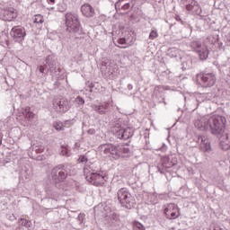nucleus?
Returning <instances> with one entry per match:
<instances>
[{"label":"nucleus","mask_w":230,"mask_h":230,"mask_svg":"<svg viewBox=\"0 0 230 230\" xmlns=\"http://www.w3.org/2000/svg\"><path fill=\"white\" fill-rule=\"evenodd\" d=\"M226 117L213 115L205 116L197 119L194 121V127L199 130H210L214 136H224L226 130Z\"/></svg>","instance_id":"f257e3e1"},{"label":"nucleus","mask_w":230,"mask_h":230,"mask_svg":"<svg viewBox=\"0 0 230 230\" xmlns=\"http://www.w3.org/2000/svg\"><path fill=\"white\" fill-rule=\"evenodd\" d=\"M218 40L217 36H208L205 40L204 44L200 42V40H196L190 42V48L198 53L200 60H206L208 57H209V50L208 49V46L211 44H215Z\"/></svg>","instance_id":"f03ea898"},{"label":"nucleus","mask_w":230,"mask_h":230,"mask_svg":"<svg viewBox=\"0 0 230 230\" xmlns=\"http://www.w3.org/2000/svg\"><path fill=\"white\" fill-rule=\"evenodd\" d=\"M84 175L90 184L93 186H102L105 182V175L102 172H94V171H91L90 167L84 168Z\"/></svg>","instance_id":"7ed1b4c3"},{"label":"nucleus","mask_w":230,"mask_h":230,"mask_svg":"<svg viewBox=\"0 0 230 230\" xmlns=\"http://www.w3.org/2000/svg\"><path fill=\"white\" fill-rule=\"evenodd\" d=\"M97 150L100 152L101 155L111 157V159L118 160L121 157L119 146H114L112 144H102L98 146Z\"/></svg>","instance_id":"20e7f679"},{"label":"nucleus","mask_w":230,"mask_h":230,"mask_svg":"<svg viewBox=\"0 0 230 230\" xmlns=\"http://www.w3.org/2000/svg\"><path fill=\"white\" fill-rule=\"evenodd\" d=\"M118 200L127 209H132L136 206V200L126 188L120 189L118 193Z\"/></svg>","instance_id":"39448f33"},{"label":"nucleus","mask_w":230,"mask_h":230,"mask_svg":"<svg viewBox=\"0 0 230 230\" xmlns=\"http://www.w3.org/2000/svg\"><path fill=\"white\" fill-rule=\"evenodd\" d=\"M69 172H67V167L64 164H58L51 170L50 177L54 182L58 184V182H64L65 179H67Z\"/></svg>","instance_id":"423d86ee"},{"label":"nucleus","mask_w":230,"mask_h":230,"mask_svg":"<svg viewBox=\"0 0 230 230\" xmlns=\"http://www.w3.org/2000/svg\"><path fill=\"white\" fill-rule=\"evenodd\" d=\"M213 98L212 93H197L195 98L190 99V102H187V104L191 105L192 109L195 111L199 109V103H202V102H209Z\"/></svg>","instance_id":"0eeeda50"},{"label":"nucleus","mask_w":230,"mask_h":230,"mask_svg":"<svg viewBox=\"0 0 230 230\" xmlns=\"http://www.w3.org/2000/svg\"><path fill=\"white\" fill-rule=\"evenodd\" d=\"M46 65L48 67V71H49L51 76L54 78H58V75H60V67L57 66V61H55V57L49 55L46 58Z\"/></svg>","instance_id":"6e6552de"},{"label":"nucleus","mask_w":230,"mask_h":230,"mask_svg":"<svg viewBox=\"0 0 230 230\" xmlns=\"http://www.w3.org/2000/svg\"><path fill=\"white\" fill-rule=\"evenodd\" d=\"M198 78L203 87H213L217 82V76L213 73H201Z\"/></svg>","instance_id":"1a4fd4ad"},{"label":"nucleus","mask_w":230,"mask_h":230,"mask_svg":"<svg viewBox=\"0 0 230 230\" xmlns=\"http://www.w3.org/2000/svg\"><path fill=\"white\" fill-rule=\"evenodd\" d=\"M52 105L57 112L66 113L71 109V102L67 99H55Z\"/></svg>","instance_id":"9d476101"},{"label":"nucleus","mask_w":230,"mask_h":230,"mask_svg":"<svg viewBox=\"0 0 230 230\" xmlns=\"http://www.w3.org/2000/svg\"><path fill=\"white\" fill-rule=\"evenodd\" d=\"M113 133L118 139H124L127 141V139H130V137L134 136V129L132 128H118L113 130Z\"/></svg>","instance_id":"9b49d317"},{"label":"nucleus","mask_w":230,"mask_h":230,"mask_svg":"<svg viewBox=\"0 0 230 230\" xmlns=\"http://www.w3.org/2000/svg\"><path fill=\"white\" fill-rule=\"evenodd\" d=\"M164 215L169 220H175L179 218L181 213L179 212V207L175 203L168 204L164 208Z\"/></svg>","instance_id":"f8f14e48"},{"label":"nucleus","mask_w":230,"mask_h":230,"mask_svg":"<svg viewBox=\"0 0 230 230\" xmlns=\"http://www.w3.org/2000/svg\"><path fill=\"white\" fill-rule=\"evenodd\" d=\"M66 26L67 30H79L80 29V22L76 15L68 13L66 14Z\"/></svg>","instance_id":"ddd939ff"},{"label":"nucleus","mask_w":230,"mask_h":230,"mask_svg":"<svg viewBox=\"0 0 230 230\" xmlns=\"http://www.w3.org/2000/svg\"><path fill=\"white\" fill-rule=\"evenodd\" d=\"M198 142L199 143L201 152H205L207 154L211 152V141H209V138L199 136L198 137Z\"/></svg>","instance_id":"4468645a"},{"label":"nucleus","mask_w":230,"mask_h":230,"mask_svg":"<svg viewBox=\"0 0 230 230\" xmlns=\"http://www.w3.org/2000/svg\"><path fill=\"white\" fill-rule=\"evenodd\" d=\"M81 13L84 17H87L88 19H91L92 17H94V15H96V11H94L93 5L89 4H84L81 6Z\"/></svg>","instance_id":"2eb2a0df"},{"label":"nucleus","mask_w":230,"mask_h":230,"mask_svg":"<svg viewBox=\"0 0 230 230\" xmlns=\"http://www.w3.org/2000/svg\"><path fill=\"white\" fill-rule=\"evenodd\" d=\"M189 4L186 5V10L188 12H193L197 15H200L202 13V8L199 5V3L195 0H188Z\"/></svg>","instance_id":"dca6fc26"},{"label":"nucleus","mask_w":230,"mask_h":230,"mask_svg":"<svg viewBox=\"0 0 230 230\" xmlns=\"http://www.w3.org/2000/svg\"><path fill=\"white\" fill-rule=\"evenodd\" d=\"M46 193L49 199L58 200V198L60 197V189H58L57 186L48 187Z\"/></svg>","instance_id":"f3484780"},{"label":"nucleus","mask_w":230,"mask_h":230,"mask_svg":"<svg viewBox=\"0 0 230 230\" xmlns=\"http://www.w3.org/2000/svg\"><path fill=\"white\" fill-rule=\"evenodd\" d=\"M10 35L15 42H22V40H24V37H26V32L22 30H12Z\"/></svg>","instance_id":"a211bd4d"},{"label":"nucleus","mask_w":230,"mask_h":230,"mask_svg":"<svg viewBox=\"0 0 230 230\" xmlns=\"http://www.w3.org/2000/svg\"><path fill=\"white\" fill-rule=\"evenodd\" d=\"M92 109L98 112V114H105L109 111V102H102V104H92Z\"/></svg>","instance_id":"6ab92c4d"},{"label":"nucleus","mask_w":230,"mask_h":230,"mask_svg":"<svg viewBox=\"0 0 230 230\" xmlns=\"http://www.w3.org/2000/svg\"><path fill=\"white\" fill-rule=\"evenodd\" d=\"M2 13L4 21H13L17 17V13H15L13 8L4 9Z\"/></svg>","instance_id":"aec40b11"},{"label":"nucleus","mask_w":230,"mask_h":230,"mask_svg":"<svg viewBox=\"0 0 230 230\" xmlns=\"http://www.w3.org/2000/svg\"><path fill=\"white\" fill-rule=\"evenodd\" d=\"M220 146L223 150H230V135H226L221 137Z\"/></svg>","instance_id":"412c9836"},{"label":"nucleus","mask_w":230,"mask_h":230,"mask_svg":"<svg viewBox=\"0 0 230 230\" xmlns=\"http://www.w3.org/2000/svg\"><path fill=\"white\" fill-rule=\"evenodd\" d=\"M21 111L22 116L27 119H33V116H35V114L31 112V109L30 107L22 108Z\"/></svg>","instance_id":"4be33fe9"},{"label":"nucleus","mask_w":230,"mask_h":230,"mask_svg":"<svg viewBox=\"0 0 230 230\" xmlns=\"http://www.w3.org/2000/svg\"><path fill=\"white\" fill-rule=\"evenodd\" d=\"M125 0H119L116 4H115V8L116 10H128V8H130V4L128 3L124 4Z\"/></svg>","instance_id":"5701e85b"},{"label":"nucleus","mask_w":230,"mask_h":230,"mask_svg":"<svg viewBox=\"0 0 230 230\" xmlns=\"http://www.w3.org/2000/svg\"><path fill=\"white\" fill-rule=\"evenodd\" d=\"M119 153L120 157H127V155L130 154V148L125 146H119Z\"/></svg>","instance_id":"b1692460"},{"label":"nucleus","mask_w":230,"mask_h":230,"mask_svg":"<svg viewBox=\"0 0 230 230\" xmlns=\"http://www.w3.org/2000/svg\"><path fill=\"white\" fill-rule=\"evenodd\" d=\"M102 70L106 71V73H112V66H111L110 60L102 61Z\"/></svg>","instance_id":"393cba45"},{"label":"nucleus","mask_w":230,"mask_h":230,"mask_svg":"<svg viewBox=\"0 0 230 230\" xmlns=\"http://www.w3.org/2000/svg\"><path fill=\"white\" fill-rule=\"evenodd\" d=\"M162 164L165 169L172 168V166H173V164H172V162H170V158L168 156L162 158Z\"/></svg>","instance_id":"a878e982"},{"label":"nucleus","mask_w":230,"mask_h":230,"mask_svg":"<svg viewBox=\"0 0 230 230\" xmlns=\"http://www.w3.org/2000/svg\"><path fill=\"white\" fill-rule=\"evenodd\" d=\"M32 21L35 24H42L44 22V16L42 14H36L33 16Z\"/></svg>","instance_id":"bb28decb"},{"label":"nucleus","mask_w":230,"mask_h":230,"mask_svg":"<svg viewBox=\"0 0 230 230\" xmlns=\"http://www.w3.org/2000/svg\"><path fill=\"white\" fill-rule=\"evenodd\" d=\"M75 102L76 103V107L78 109H82L84 107V104L85 103V100H84V98L78 96L75 98Z\"/></svg>","instance_id":"cd10ccee"},{"label":"nucleus","mask_w":230,"mask_h":230,"mask_svg":"<svg viewBox=\"0 0 230 230\" xmlns=\"http://www.w3.org/2000/svg\"><path fill=\"white\" fill-rule=\"evenodd\" d=\"M60 155H66V157H69V155H71V153L69 152V148L67 147V146H61Z\"/></svg>","instance_id":"c85d7f7f"},{"label":"nucleus","mask_w":230,"mask_h":230,"mask_svg":"<svg viewBox=\"0 0 230 230\" xmlns=\"http://www.w3.org/2000/svg\"><path fill=\"white\" fill-rule=\"evenodd\" d=\"M20 226H22L23 227L30 229V227H31V221H28L27 219L22 218L20 220Z\"/></svg>","instance_id":"c756f323"},{"label":"nucleus","mask_w":230,"mask_h":230,"mask_svg":"<svg viewBox=\"0 0 230 230\" xmlns=\"http://www.w3.org/2000/svg\"><path fill=\"white\" fill-rule=\"evenodd\" d=\"M133 229L134 230H146L145 226H143V224H141L137 221H135L133 223Z\"/></svg>","instance_id":"7c9ffc66"},{"label":"nucleus","mask_w":230,"mask_h":230,"mask_svg":"<svg viewBox=\"0 0 230 230\" xmlns=\"http://www.w3.org/2000/svg\"><path fill=\"white\" fill-rule=\"evenodd\" d=\"M54 128H56L58 131H62L64 130V123H62L61 121H56L54 122Z\"/></svg>","instance_id":"2f4dec72"},{"label":"nucleus","mask_w":230,"mask_h":230,"mask_svg":"<svg viewBox=\"0 0 230 230\" xmlns=\"http://www.w3.org/2000/svg\"><path fill=\"white\" fill-rule=\"evenodd\" d=\"M169 55L171 57H177V55H179V50L177 49H169Z\"/></svg>","instance_id":"473e14b6"},{"label":"nucleus","mask_w":230,"mask_h":230,"mask_svg":"<svg viewBox=\"0 0 230 230\" xmlns=\"http://www.w3.org/2000/svg\"><path fill=\"white\" fill-rule=\"evenodd\" d=\"M159 34H157V31H152L149 34V39L154 40V39H157Z\"/></svg>","instance_id":"72a5a7b5"},{"label":"nucleus","mask_w":230,"mask_h":230,"mask_svg":"<svg viewBox=\"0 0 230 230\" xmlns=\"http://www.w3.org/2000/svg\"><path fill=\"white\" fill-rule=\"evenodd\" d=\"M39 71L43 75V76H46V67L44 66H40Z\"/></svg>","instance_id":"f704fd0d"},{"label":"nucleus","mask_w":230,"mask_h":230,"mask_svg":"<svg viewBox=\"0 0 230 230\" xmlns=\"http://www.w3.org/2000/svg\"><path fill=\"white\" fill-rule=\"evenodd\" d=\"M117 42L120 45L127 44V40L125 38H120L117 40Z\"/></svg>","instance_id":"c9c22d12"},{"label":"nucleus","mask_w":230,"mask_h":230,"mask_svg":"<svg viewBox=\"0 0 230 230\" xmlns=\"http://www.w3.org/2000/svg\"><path fill=\"white\" fill-rule=\"evenodd\" d=\"M84 214H79L77 217V219L79 220L80 224H84Z\"/></svg>","instance_id":"e433bc0d"},{"label":"nucleus","mask_w":230,"mask_h":230,"mask_svg":"<svg viewBox=\"0 0 230 230\" xmlns=\"http://www.w3.org/2000/svg\"><path fill=\"white\" fill-rule=\"evenodd\" d=\"M190 65H188V62H182V69H190Z\"/></svg>","instance_id":"4c0bfd02"},{"label":"nucleus","mask_w":230,"mask_h":230,"mask_svg":"<svg viewBox=\"0 0 230 230\" xmlns=\"http://www.w3.org/2000/svg\"><path fill=\"white\" fill-rule=\"evenodd\" d=\"M80 163H87V158L85 156H81L79 158Z\"/></svg>","instance_id":"58836bf2"},{"label":"nucleus","mask_w":230,"mask_h":230,"mask_svg":"<svg viewBox=\"0 0 230 230\" xmlns=\"http://www.w3.org/2000/svg\"><path fill=\"white\" fill-rule=\"evenodd\" d=\"M94 132H96L94 129H89L88 130V134H92L93 135V134H94Z\"/></svg>","instance_id":"ea45409f"},{"label":"nucleus","mask_w":230,"mask_h":230,"mask_svg":"<svg viewBox=\"0 0 230 230\" xmlns=\"http://www.w3.org/2000/svg\"><path fill=\"white\" fill-rule=\"evenodd\" d=\"M128 91H132V89H133L132 84H128Z\"/></svg>","instance_id":"a19ab883"},{"label":"nucleus","mask_w":230,"mask_h":230,"mask_svg":"<svg viewBox=\"0 0 230 230\" xmlns=\"http://www.w3.org/2000/svg\"><path fill=\"white\" fill-rule=\"evenodd\" d=\"M49 3L50 4H55V0H49Z\"/></svg>","instance_id":"79ce46f5"},{"label":"nucleus","mask_w":230,"mask_h":230,"mask_svg":"<svg viewBox=\"0 0 230 230\" xmlns=\"http://www.w3.org/2000/svg\"><path fill=\"white\" fill-rule=\"evenodd\" d=\"M2 143H3V140L0 138V145H2Z\"/></svg>","instance_id":"37998d69"},{"label":"nucleus","mask_w":230,"mask_h":230,"mask_svg":"<svg viewBox=\"0 0 230 230\" xmlns=\"http://www.w3.org/2000/svg\"><path fill=\"white\" fill-rule=\"evenodd\" d=\"M163 103H164V105H166V102L164 101L163 102Z\"/></svg>","instance_id":"c03bdc74"},{"label":"nucleus","mask_w":230,"mask_h":230,"mask_svg":"<svg viewBox=\"0 0 230 230\" xmlns=\"http://www.w3.org/2000/svg\"><path fill=\"white\" fill-rule=\"evenodd\" d=\"M228 75L230 76V68H229V73H228Z\"/></svg>","instance_id":"a18cd8bd"},{"label":"nucleus","mask_w":230,"mask_h":230,"mask_svg":"<svg viewBox=\"0 0 230 230\" xmlns=\"http://www.w3.org/2000/svg\"><path fill=\"white\" fill-rule=\"evenodd\" d=\"M118 46V48H121V46H119V45H117Z\"/></svg>","instance_id":"49530a36"},{"label":"nucleus","mask_w":230,"mask_h":230,"mask_svg":"<svg viewBox=\"0 0 230 230\" xmlns=\"http://www.w3.org/2000/svg\"><path fill=\"white\" fill-rule=\"evenodd\" d=\"M120 48H127V47H120Z\"/></svg>","instance_id":"de8ad7c7"}]
</instances>
